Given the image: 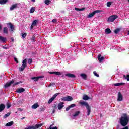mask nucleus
I'll use <instances>...</instances> for the list:
<instances>
[{
    "instance_id": "obj_1",
    "label": "nucleus",
    "mask_w": 129,
    "mask_h": 129,
    "mask_svg": "<svg viewBox=\"0 0 129 129\" xmlns=\"http://www.w3.org/2000/svg\"><path fill=\"white\" fill-rule=\"evenodd\" d=\"M80 104H81V105H84L86 106V109H87V113L88 116H89L90 115V113H91V107H90V106H89V104H88L87 102L82 101V102H80Z\"/></svg>"
},
{
    "instance_id": "obj_2",
    "label": "nucleus",
    "mask_w": 129,
    "mask_h": 129,
    "mask_svg": "<svg viewBox=\"0 0 129 129\" xmlns=\"http://www.w3.org/2000/svg\"><path fill=\"white\" fill-rule=\"evenodd\" d=\"M26 67H27V59H25L23 60L22 66L19 68V71H24Z\"/></svg>"
},
{
    "instance_id": "obj_3",
    "label": "nucleus",
    "mask_w": 129,
    "mask_h": 129,
    "mask_svg": "<svg viewBox=\"0 0 129 129\" xmlns=\"http://www.w3.org/2000/svg\"><path fill=\"white\" fill-rule=\"evenodd\" d=\"M117 18H118V16L116 15H111L109 17L107 21L113 23V22H114V21L115 20V19H117Z\"/></svg>"
},
{
    "instance_id": "obj_4",
    "label": "nucleus",
    "mask_w": 129,
    "mask_h": 129,
    "mask_svg": "<svg viewBox=\"0 0 129 129\" xmlns=\"http://www.w3.org/2000/svg\"><path fill=\"white\" fill-rule=\"evenodd\" d=\"M42 125H44V123L37 124L34 126L27 127L25 129H37L41 127V126H42Z\"/></svg>"
},
{
    "instance_id": "obj_5",
    "label": "nucleus",
    "mask_w": 129,
    "mask_h": 129,
    "mask_svg": "<svg viewBox=\"0 0 129 129\" xmlns=\"http://www.w3.org/2000/svg\"><path fill=\"white\" fill-rule=\"evenodd\" d=\"M61 100L62 101H72V100H73V98L70 96H68L67 97H63L61 98Z\"/></svg>"
},
{
    "instance_id": "obj_6",
    "label": "nucleus",
    "mask_w": 129,
    "mask_h": 129,
    "mask_svg": "<svg viewBox=\"0 0 129 129\" xmlns=\"http://www.w3.org/2000/svg\"><path fill=\"white\" fill-rule=\"evenodd\" d=\"M101 12V11H100V10L94 11L92 13L89 14V15H88V18H92V17H93V16H94V15H95V14L100 13Z\"/></svg>"
},
{
    "instance_id": "obj_7",
    "label": "nucleus",
    "mask_w": 129,
    "mask_h": 129,
    "mask_svg": "<svg viewBox=\"0 0 129 129\" xmlns=\"http://www.w3.org/2000/svg\"><path fill=\"white\" fill-rule=\"evenodd\" d=\"M59 94H60V93H56L52 97H51L48 101V103L49 104H50V103H52V102H53V101L55 100V98H56V97H57V96H58V95H59Z\"/></svg>"
},
{
    "instance_id": "obj_8",
    "label": "nucleus",
    "mask_w": 129,
    "mask_h": 129,
    "mask_svg": "<svg viewBox=\"0 0 129 129\" xmlns=\"http://www.w3.org/2000/svg\"><path fill=\"white\" fill-rule=\"evenodd\" d=\"M122 100H123V97L122 96V94H121V93H120V92H119L118 93L117 101H122Z\"/></svg>"
},
{
    "instance_id": "obj_9",
    "label": "nucleus",
    "mask_w": 129,
    "mask_h": 129,
    "mask_svg": "<svg viewBox=\"0 0 129 129\" xmlns=\"http://www.w3.org/2000/svg\"><path fill=\"white\" fill-rule=\"evenodd\" d=\"M14 82H15V81H14V80H12V81H11L9 82V83H7L4 85L5 88H8V87L11 86L12 85V84H13V83H14Z\"/></svg>"
},
{
    "instance_id": "obj_10",
    "label": "nucleus",
    "mask_w": 129,
    "mask_h": 129,
    "mask_svg": "<svg viewBox=\"0 0 129 129\" xmlns=\"http://www.w3.org/2000/svg\"><path fill=\"white\" fill-rule=\"evenodd\" d=\"M7 25H9V26H10V31L11 32H14V30H15V26H14V24H12V23L11 22H9L7 23Z\"/></svg>"
},
{
    "instance_id": "obj_11",
    "label": "nucleus",
    "mask_w": 129,
    "mask_h": 129,
    "mask_svg": "<svg viewBox=\"0 0 129 129\" xmlns=\"http://www.w3.org/2000/svg\"><path fill=\"white\" fill-rule=\"evenodd\" d=\"M65 76H67L68 77H69V78H75V77H76V76H75V75L71 73L66 74Z\"/></svg>"
},
{
    "instance_id": "obj_12",
    "label": "nucleus",
    "mask_w": 129,
    "mask_h": 129,
    "mask_svg": "<svg viewBox=\"0 0 129 129\" xmlns=\"http://www.w3.org/2000/svg\"><path fill=\"white\" fill-rule=\"evenodd\" d=\"M18 3L11 5L10 9V11H13L15 9H17V8H18Z\"/></svg>"
},
{
    "instance_id": "obj_13",
    "label": "nucleus",
    "mask_w": 129,
    "mask_h": 129,
    "mask_svg": "<svg viewBox=\"0 0 129 129\" xmlns=\"http://www.w3.org/2000/svg\"><path fill=\"white\" fill-rule=\"evenodd\" d=\"M98 60L99 63H101L103 60H104V57L103 56H101V54H99L98 55Z\"/></svg>"
},
{
    "instance_id": "obj_14",
    "label": "nucleus",
    "mask_w": 129,
    "mask_h": 129,
    "mask_svg": "<svg viewBox=\"0 0 129 129\" xmlns=\"http://www.w3.org/2000/svg\"><path fill=\"white\" fill-rule=\"evenodd\" d=\"M0 42L3 43H7V38L0 36Z\"/></svg>"
},
{
    "instance_id": "obj_15",
    "label": "nucleus",
    "mask_w": 129,
    "mask_h": 129,
    "mask_svg": "<svg viewBox=\"0 0 129 129\" xmlns=\"http://www.w3.org/2000/svg\"><path fill=\"white\" fill-rule=\"evenodd\" d=\"M63 104H64V102H63L59 103L58 106H57L59 110H61V109H62V108L63 107H64Z\"/></svg>"
},
{
    "instance_id": "obj_16",
    "label": "nucleus",
    "mask_w": 129,
    "mask_h": 129,
    "mask_svg": "<svg viewBox=\"0 0 129 129\" xmlns=\"http://www.w3.org/2000/svg\"><path fill=\"white\" fill-rule=\"evenodd\" d=\"M17 93H22V92H25V89L23 88H19L16 90Z\"/></svg>"
},
{
    "instance_id": "obj_17",
    "label": "nucleus",
    "mask_w": 129,
    "mask_h": 129,
    "mask_svg": "<svg viewBox=\"0 0 129 129\" xmlns=\"http://www.w3.org/2000/svg\"><path fill=\"white\" fill-rule=\"evenodd\" d=\"M5 108H6V105L3 103L0 104V112L5 110Z\"/></svg>"
},
{
    "instance_id": "obj_18",
    "label": "nucleus",
    "mask_w": 129,
    "mask_h": 129,
    "mask_svg": "<svg viewBox=\"0 0 129 129\" xmlns=\"http://www.w3.org/2000/svg\"><path fill=\"white\" fill-rule=\"evenodd\" d=\"M50 74H54L55 75H61V72H49Z\"/></svg>"
},
{
    "instance_id": "obj_19",
    "label": "nucleus",
    "mask_w": 129,
    "mask_h": 129,
    "mask_svg": "<svg viewBox=\"0 0 129 129\" xmlns=\"http://www.w3.org/2000/svg\"><path fill=\"white\" fill-rule=\"evenodd\" d=\"M3 33L4 34H6V35H8V34H9V32L8 31V27H4Z\"/></svg>"
},
{
    "instance_id": "obj_20",
    "label": "nucleus",
    "mask_w": 129,
    "mask_h": 129,
    "mask_svg": "<svg viewBox=\"0 0 129 129\" xmlns=\"http://www.w3.org/2000/svg\"><path fill=\"white\" fill-rule=\"evenodd\" d=\"M40 78H42V77H32L31 79L32 80H34V81H38Z\"/></svg>"
},
{
    "instance_id": "obj_21",
    "label": "nucleus",
    "mask_w": 129,
    "mask_h": 129,
    "mask_svg": "<svg viewBox=\"0 0 129 129\" xmlns=\"http://www.w3.org/2000/svg\"><path fill=\"white\" fill-rule=\"evenodd\" d=\"M79 114H80V111H77L75 112L74 114H73V116L74 117H76V116H78V115H79Z\"/></svg>"
},
{
    "instance_id": "obj_22",
    "label": "nucleus",
    "mask_w": 129,
    "mask_h": 129,
    "mask_svg": "<svg viewBox=\"0 0 129 129\" xmlns=\"http://www.w3.org/2000/svg\"><path fill=\"white\" fill-rule=\"evenodd\" d=\"M38 22H39L38 20H35L34 21H33V22L32 23V26H34V27L35 26H37V25H38Z\"/></svg>"
},
{
    "instance_id": "obj_23",
    "label": "nucleus",
    "mask_w": 129,
    "mask_h": 129,
    "mask_svg": "<svg viewBox=\"0 0 129 129\" xmlns=\"http://www.w3.org/2000/svg\"><path fill=\"white\" fill-rule=\"evenodd\" d=\"M39 107V104L38 103H35L34 105L32 106V108L33 109H36V108H38Z\"/></svg>"
},
{
    "instance_id": "obj_24",
    "label": "nucleus",
    "mask_w": 129,
    "mask_h": 129,
    "mask_svg": "<svg viewBox=\"0 0 129 129\" xmlns=\"http://www.w3.org/2000/svg\"><path fill=\"white\" fill-rule=\"evenodd\" d=\"M122 85H124V83H117L114 84V86H121Z\"/></svg>"
},
{
    "instance_id": "obj_25",
    "label": "nucleus",
    "mask_w": 129,
    "mask_h": 129,
    "mask_svg": "<svg viewBox=\"0 0 129 129\" xmlns=\"http://www.w3.org/2000/svg\"><path fill=\"white\" fill-rule=\"evenodd\" d=\"M9 0H0V5H5V4H7Z\"/></svg>"
},
{
    "instance_id": "obj_26",
    "label": "nucleus",
    "mask_w": 129,
    "mask_h": 129,
    "mask_svg": "<svg viewBox=\"0 0 129 129\" xmlns=\"http://www.w3.org/2000/svg\"><path fill=\"white\" fill-rule=\"evenodd\" d=\"M80 76H81L83 79H84L85 80H86V78H87V75L85 74H81Z\"/></svg>"
},
{
    "instance_id": "obj_27",
    "label": "nucleus",
    "mask_w": 129,
    "mask_h": 129,
    "mask_svg": "<svg viewBox=\"0 0 129 129\" xmlns=\"http://www.w3.org/2000/svg\"><path fill=\"white\" fill-rule=\"evenodd\" d=\"M14 124V121H11L6 124V126H12Z\"/></svg>"
},
{
    "instance_id": "obj_28",
    "label": "nucleus",
    "mask_w": 129,
    "mask_h": 129,
    "mask_svg": "<svg viewBox=\"0 0 129 129\" xmlns=\"http://www.w3.org/2000/svg\"><path fill=\"white\" fill-rule=\"evenodd\" d=\"M35 11H36V8L35 7H31L30 10V12L31 14H33V13H34V12H35Z\"/></svg>"
},
{
    "instance_id": "obj_29",
    "label": "nucleus",
    "mask_w": 129,
    "mask_h": 129,
    "mask_svg": "<svg viewBox=\"0 0 129 129\" xmlns=\"http://www.w3.org/2000/svg\"><path fill=\"white\" fill-rule=\"evenodd\" d=\"M83 99L84 100H88V99H89V97L87 95H84L83 96Z\"/></svg>"
},
{
    "instance_id": "obj_30",
    "label": "nucleus",
    "mask_w": 129,
    "mask_h": 129,
    "mask_svg": "<svg viewBox=\"0 0 129 129\" xmlns=\"http://www.w3.org/2000/svg\"><path fill=\"white\" fill-rule=\"evenodd\" d=\"M120 30H121V29H120V28H116L114 31V33L115 34H118V33H119V32H120Z\"/></svg>"
},
{
    "instance_id": "obj_31",
    "label": "nucleus",
    "mask_w": 129,
    "mask_h": 129,
    "mask_svg": "<svg viewBox=\"0 0 129 129\" xmlns=\"http://www.w3.org/2000/svg\"><path fill=\"white\" fill-rule=\"evenodd\" d=\"M111 33V30L109 28H106L105 29V33L106 34H110Z\"/></svg>"
},
{
    "instance_id": "obj_32",
    "label": "nucleus",
    "mask_w": 129,
    "mask_h": 129,
    "mask_svg": "<svg viewBox=\"0 0 129 129\" xmlns=\"http://www.w3.org/2000/svg\"><path fill=\"white\" fill-rule=\"evenodd\" d=\"M11 112H9L7 114H6L5 115L3 116V118H7V117H9L11 115Z\"/></svg>"
},
{
    "instance_id": "obj_33",
    "label": "nucleus",
    "mask_w": 129,
    "mask_h": 129,
    "mask_svg": "<svg viewBox=\"0 0 129 129\" xmlns=\"http://www.w3.org/2000/svg\"><path fill=\"white\" fill-rule=\"evenodd\" d=\"M12 106V104L9 102H7L6 103V108L7 109H9V108H10V107H11V106Z\"/></svg>"
},
{
    "instance_id": "obj_34",
    "label": "nucleus",
    "mask_w": 129,
    "mask_h": 129,
    "mask_svg": "<svg viewBox=\"0 0 129 129\" xmlns=\"http://www.w3.org/2000/svg\"><path fill=\"white\" fill-rule=\"evenodd\" d=\"M123 77L124 79H126L127 81H129V75H127L126 76L124 75Z\"/></svg>"
},
{
    "instance_id": "obj_35",
    "label": "nucleus",
    "mask_w": 129,
    "mask_h": 129,
    "mask_svg": "<svg viewBox=\"0 0 129 129\" xmlns=\"http://www.w3.org/2000/svg\"><path fill=\"white\" fill-rule=\"evenodd\" d=\"M35 38V35H33L32 37L31 38V42H32V43H35V41H36Z\"/></svg>"
},
{
    "instance_id": "obj_36",
    "label": "nucleus",
    "mask_w": 129,
    "mask_h": 129,
    "mask_svg": "<svg viewBox=\"0 0 129 129\" xmlns=\"http://www.w3.org/2000/svg\"><path fill=\"white\" fill-rule=\"evenodd\" d=\"M21 83H23V82L22 81L17 82L16 83H15L13 84V86H16V85H18Z\"/></svg>"
},
{
    "instance_id": "obj_37",
    "label": "nucleus",
    "mask_w": 129,
    "mask_h": 129,
    "mask_svg": "<svg viewBox=\"0 0 129 129\" xmlns=\"http://www.w3.org/2000/svg\"><path fill=\"white\" fill-rule=\"evenodd\" d=\"M45 5H47L48 6V5H50V3H51L50 0H45L44 2Z\"/></svg>"
},
{
    "instance_id": "obj_38",
    "label": "nucleus",
    "mask_w": 129,
    "mask_h": 129,
    "mask_svg": "<svg viewBox=\"0 0 129 129\" xmlns=\"http://www.w3.org/2000/svg\"><path fill=\"white\" fill-rule=\"evenodd\" d=\"M52 125H54V124H52L50 125V126L49 127V129H58V127L55 126V127H52Z\"/></svg>"
},
{
    "instance_id": "obj_39",
    "label": "nucleus",
    "mask_w": 129,
    "mask_h": 129,
    "mask_svg": "<svg viewBox=\"0 0 129 129\" xmlns=\"http://www.w3.org/2000/svg\"><path fill=\"white\" fill-rule=\"evenodd\" d=\"M22 37L23 39H25L27 37V33H22Z\"/></svg>"
},
{
    "instance_id": "obj_40",
    "label": "nucleus",
    "mask_w": 129,
    "mask_h": 129,
    "mask_svg": "<svg viewBox=\"0 0 129 129\" xmlns=\"http://www.w3.org/2000/svg\"><path fill=\"white\" fill-rule=\"evenodd\" d=\"M93 73H94V75H95V76H97V77H99V75H98V74H97V73L96 72V71H94V72H93Z\"/></svg>"
},
{
    "instance_id": "obj_41",
    "label": "nucleus",
    "mask_w": 129,
    "mask_h": 129,
    "mask_svg": "<svg viewBox=\"0 0 129 129\" xmlns=\"http://www.w3.org/2000/svg\"><path fill=\"white\" fill-rule=\"evenodd\" d=\"M70 108H72V107H74L75 106H76V105L74 104H72L71 105H70Z\"/></svg>"
},
{
    "instance_id": "obj_42",
    "label": "nucleus",
    "mask_w": 129,
    "mask_h": 129,
    "mask_svg": "<svg viewBox=\"0 0 129 129\" xmlns=\"http://www.w3.org/2000/svg\"><path fill=\"white\" fill-rule=\"evenodd\" d=\"M32 62H33V59H32V58L28 59V63H29V64H31Z\"/></svg>"
},
{
    "instance_id": "obj_43",
    "label": "nucleus",
    "mask_w": 129,
    "mask_h": 129,
    "mask_svg": "<svg viewBox=\"0 0 129 129\" xmlns=\"http://www.w3.org/2000/svg\"><path fill=\"white\" fill-rule=\"evenodd\" d=\"M111 6V2H107V7H110Z\"/></svg>"
},
{
    "instance_id": "obj_44",
    "label": "nucleus",
    "mask_w": 129,
    "mask_h": 129,
    "mask_svg": "<svg viewBox=\"0 0 129 129\" xmlns=\"http://www.w3.org/2000/svg\"><path fill=\"white\" fill-rule=\"evenodd\" d=\"M56 84L55 83H50V86H54V85H55Z\"/></svg>"
},
{
    "instance_id": "obj_45",
    "label": "nucleus",
    "mask_w": 129,
    "mask_h": 129,
    "mask_svg": "<svg viewBox=\"0 0 129 129\" xmlns=\"http://www.w3.org/2000/svg\"><path fill=\"white\" fill-rule=\"evenodd\" d=\"M14 60L15 61V62H16L17 64H18V63H19V61H18V59H17V58L15 57Z\"/></svg>"
},
{
    "instance_id": "obj_46",
    "label": "nucleus",
    "mask_w": 129,
    "mask_h": 129,
    "mask_svg": "<svg viewBox=\"0 0 129 129\" xmlns=\"http://www.w3.org/2000/svg\"><path fill=\"white\" fill-rule=\"evenodd\" d=\"M70 108H70V106H68V107H67L66 109V111H68V110H69V109H70Z\"/></svg>"
},
{
    "instance_id": "obj_47",
    "label": "nucleus",
    "mask_w": 129,
    "mask_h": 129,
    "mask_svg": "<svg viewBox=\"0 0 129 129\" xmlns=\"http://www.w3.org/2000/svg\"><path fill=\"white\" fill-rule=\"evenodd\" d=\"M56 108H57V105L54 104L53 106V109H56Z\"/></svg>"
},
{
    "instance_id": "obj_48",
    "label": "nucleus",
    "mask_w": 129,
    "mask_h": 129,
    "mask_svg": "<svg viewBox=\"0 0 129 129\" xmlns=\"http://www.w3.org/2000/svg\"><path fill=\"white\" fill-rule=\"evenodd\" d=\"M52 22V23H56V22H57V20L56 19H53Z\"/></svg>"
},
{
    "instance_id": "obj_49",
    "label": "nucleus",
    "mask_w": 129,
    "mask_h": 129,
    "mask_svg": "<svg viewBox=\"0 0 129 129\" xmlns=\"http://www.w3.org/2000/svg\"><path fill=\"white\" fill-rule=\"evenodd\" d=\"M18 109L19 111H20V112L23 111V109H22V108H18Z\"/></svg>"
},
{
    "instance_id": "obj_50",
    "label": "nucleus",
    "mask_w": 129,
    "mask_h": 129,
    "mask_svg": "<svg viewBox=\"0 0 129 129\" xmlns=\"http://www.w3.org/2000/svg\"><path fill=\"white\" fill-rule=\"evenodd\" d=\"M85 10V8H82V9H80V10H79V11H84Z\"/></svg>"
},
{
    "instance_id": "obj_51",
    "label": "nucleus",
    "mask_w": 129,
    "mask_h": 129,
    "mask_svg": "<svg viewBox=\"0 0 129 129\" xmlns=\"http://www.w3.org/2000/svg\"><path fill=\"white\" fill-rule=\"evenodd\" d=\"M3 49H9L8 47L3 46Z\"/></svg>"
},
{
    "instance_id": "obj_52",
    "label": "nucleus",
    "mask_w": 129,
    "mask_h": 129,
    "mask_svg": "<svg viewBox=\"0 0 129 129\" xmlns=\"http://www.w3.org/2000/svg\"><path fill=\"white\" fill-rule=\"evenodd\" d=\"M55 112H56V109H53L52 111V113H55Z\"/></svg>"
},
{
    "instance_id": "obj_53",
    "label": "nucleus",
    "mask_w": 129,
    "mask_h": 129,
    "mask_svg": "<svg viewBox=\"0 0 129 129\" xmlns=\"http://www.w3.org/2000/svg\"><path fill=\"white\" fill-rule=\"evenodd\" d=\"M34 27H35L34 26H32V24L31 25V27H30V29L31 30L33 29V28H34Z\"/></svg>"
},
{
    "instance_id": "obj_54",
    "label": "nucleus",
    "mask_w": 129,
    "mask_h": 129,
    "mask_svg": "<svg viewBox=\"0 0 129 129\" xmlns=\"http://www.w3.org/2000/svg\"><path fill=\"white\" fill-rule=\"evenodd\" d=\"M75 10H76V11H79V10H80V9H79V8H75Z\"/></svg>"
},
{
    "instance_id": "obj_55",
    "label": "nucleus",
    "mask_w": 129,
    "mask_h": 129,
    "mask_svg": "<svg viewBox=\"0 0 129 129\" xmlns=\"http://www.w3.org/2000/svg\"><path fill=\"white\" fill-rule=\"evenodd\" d=\"M12 42H15V39H14V38H11Z\"/></svg>"
},
{
    "instance_id": "obj_56",
    "label": "nucleus",
    "mask_w": 129,
    "mask_h": 129,
    "mask_svg": "<svg viewBox=\"0 0 129 129\" xmlns=\"http://www.w3.org/2000/svg\"><path fill=\"white\" fill-rule=\"evenodd\" d=\"M25 118H26V117H22L21 119V120H23V119H25Z\"/></svg>"
},
{
    "instance_id": "obj_57",
    "label": "nucleus",
    "mask_w": 129,
    "mask_h": 129,
    "mask_svg": "<svg viewBox=\"0 0 129 129\" xmlns=\"http://www.w3.org/2000/svg\"><path fill=\"white\" fill-rule=\"evenodd\" d=\"M33 3H35L36 2V0H31Z\"/></svg>"
}]
</instances>
